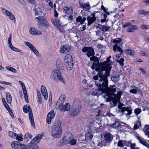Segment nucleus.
Returning <instances> with one entry per match:
<instances>
[{
	"mask_svg": "<svg viewBox=\"0 0 149 149\" xmlns=\"http://www.w3.org/2000/svg\"><path fill=\"white\" fill-rule=\"evenodd\" d=\"M102 66H103V63H102V65L101 66H98V65L97 66V67H96V68H95V70L96 71H98V73L97 74V75H97V74L99 73V72H102V73H103H103V72H102V71L104 70L105 71H105H107L106 70H103L102 68Z\"/></svg>",
	"mask_w": 149,
	"mask_h": 149,
	"instance_id": "obj_30",
	"label": "nucleus"
},
{
	"mask_svg": "<svg viewBox=\"0 0 149 149\" xmlns=\"http://www.w3.org/2000/svg\"><path fill=\"white\" fill-rule=\"evenodd\" d=\"M41 91L42 94L44 96L45 100H47L48 99V94L46 87L43 85H42L41 87Z\"/></svg>",
	"mask_w": 149,
	"mask_h": 149,
	"instance_id": "obj_17",
	"label": "nucleus"
},
{
	"mask_svg": "<svg viewBox=\"0 0 149 149\" xmlns=\"http://www.w3.org/2000/svg\"><path fill=\"white\" fill-rule=\"evenodd\" d=\"M70 47L68 45H65L61 47L60 52L61 53L67 52L70 50Z\"/></svg>",
	"mask_w": 149,
	"mask_h": 149,
	"instance_id": "obj_20",
	"label": "nucleus"
},
{
	"mask_svg": "<svg viewBox=\"0 0 149 149\" xmlns=\"http://www.w3.org/2000/svg\"><path fill=\"white\" fill-rule=\"evenodd\" d=\"M63 9L65 13L69 15L72 14L73 13L72 8L71 7L65 6L63 8Z\"/></svg>",
	"mask_w": 149,
	"mask_h": 149,
	"instance_id": "obj_23",
	"label": "nucleus"
},
{
	"mask_svg": "<svg viewBox=\"0 0 149 149\" xmlns=\"http://www.w3.org/2000/svg\"><path fill=\"white\" fill-rule=\"evenodd\" d=\"M29 147L32 149H37V135L29 143Z\"/></svg>",
	"mask_w": 149,
	"mask_h": 149,
	"instance_id": "obj_12",
	"label": "nucleus"
},
{
	"mask_svg": "<svg viewBox=\"0 0 149 149\" xmlns=\"http://www.w3.org/2000/svg\"><path fill=\"white\" fill-rule=\"evenodd\" d=\"M141 143L144 146L147 147V148H149V145L148 144V143L146 142L145 141H143L141 142Z\"/></svg>",
	"mask_w": 149,
	"mask_h": 149,
	"instance_id": "obj_60",
	"label": "nucleus"
},
{
	"mask_svg": "<svg viewBox=\"0 0 149 149\" xmlns=\"http://www.w3.org/2000/svg\"><path fill=\"white\" fill-rule=\"evenodd\" d=\"M0 83L6 85H10L11 84V83H10L2 81H0Z\"/></svg>",
	"mask_w": 149,
	"mask_h": 149,
	"instance_id": "obj_57",
	"label": "nucleus"
},
{
	"mask_svg": "<svg viewBox=\"0 0 149 149\" xmlns=\"http://www.w3.org/2000/svg\"><path fill=\"white\" fill-rule=\"evenodd\" d=\"M132 25L131 24V23H127L125 24H124L123 26V28H125L126 27H130L131 25Z\"/></svg>",
	"mask_w": 149,
	"mask_h": 149,
	"instance_id": "obj_52",
	"label": "nucleus"
},
{
	"mask_svg": "<svg viewBox=\"0 0 149 149\" xmlns=\"http://www.w3.org/2000/svg\"><path fill=\"white\" fill-rule=\"evenodd\" d=\"M138 13L140 14L143 15H149V12L146 10H140L138 11Z\"/></svg>",
	"mask_w": 149,
	"mask_h": 149,
	"instance_id": "obj_45",
	"label": "nucleus"
},
{
	"mask_svg": "<svg viewBox=\"0 0 149 149\" xmlns=\"http://www.w3.org/2000/svg\"><path fill=\"white\" fill-rule=\"evenodd\" d=\"M38 104H41V106H43L42 100L41 96L40 93L38 92Z\"/></svg>",
	"mask_w": 149,
	"mask_h": 149,
	"instance_id": "obj_33",
	"label": "nucleus"
},
{
	"mask_svg": "<svg viewBox=\"0 0 149 149\" xmlns=\"http://www.w3.org/2000/svg\"><path fill=\"white\" fill-rule=\"evenodd\" d=\"M90 58V60L91 61H93L95 62H97L98 61V57L94 56Z\"/></svg>",
	"mask_w": 149,
	"mask_h": 149,
	"instance_id": "obj_48",
	"label": "nucleus"
},
{
	"mask_svg": "<svg viewBox=\"0 0 149 149\" xmlns=\"http://www.w3.org/2000/svg\"><path fill=\"white\" fill-rule=\"evenodd\" d=\"M93 79L95 81L96 86H98V89H95L92 94L94 96L101 95L103 94H105L103 96L107 102L113 101L114 104H116L119 102L122 95L121 91H118L116 95L114 93L116 91V89L113 87L115 86H108V81L106 77H105L102 74H100L99 75L94 76Z\"/></svg>",
	"mask_w": 149,
	"mask_h": 149,
	"instance_id": "obj_1",
	"label": "nucleus"
},
{
	"mask_svg": "<svg viewBox=\"0 0 149 149\" xmlns=\"http://www.w3.org/2000/svg\"><path fill=\"white\" fill-rule=\"evenodd\" d=\"M86 18L85 17H83V18H82V20L81 21L80 24L81 25H82L84 23V22L86 20Z\"/></svg>",
	"mask_w": 149,
	"mask_h": 149,
	"instance_id": "obj_63",
	"label": "nucleus"
},
{
	"mask_svg": "<svg viewBox=\"0 0 149 149\" xmlns=\"http://www.w3.org/2000/svg\"><path fill=\"white\" fill-rule=\"evenodd\" d=\"M98 12L93 11L90 16H88L87 20L88 21V26H89L93 23L96 20V17H95V14Z\"/></svg>",
	"mask_w": 149,
	"mask_h": 149,
	"instance_id": "obj_11",
	"label": "nucleus"
},
{
	"mask_svg": "<svg viewBox=\"0 0 149 149\" xmlns=\"http://www.w3.org/2000/svg\"><path fill=\"white\" fill-rule=\"evenodd\" d=\"M74 107L70 111V114L72 116H75L79 114L80 111L81 102L78 99H75L73 103Z\"/></svg>",
	"mask_w": 149,
	"mask_h": 149,
	"instance_id": "obj_7",
	"label": "nucleus"
},
{
	"mask_svg": "<svg viewBox=\"0 0 149 149\" xmlns=\"http://www.w3.org/2000/svg\"><path fill=\"white\" fill-rule=\"evenodd\" d=\"M46 13L44 10V8H42L40 9H38V24L41 26L44 25L48 26L47 23V21L46 18L45 16Z\"/></svg>",
	"mask_w": 149,
	"mask_h": 149,
	"instance_id": "obj_4",
	"label": "nucleus"
},
{
	"mask_svg": "<svg viewBox=\"0 0 149 149\" xmlns=\"http://www.w3.org/2000/svg\"><path fill=\"white\" fill-rule=\"evenodd\" d=\"M22 135L21 134H16L15 138L16 140L18 141H21L22 140L23 138L22 137Z\"/></svg>",
	"mask_w": 149,
	"mask_h": 149,
	"instance_id": "obj_36",
	"label": "nucleus"
},
{
	"mask_svg": "<svg viewBox=\"0 0 149 149\" xmlns=\"http://www.w3.org/2000/svg\"><path fill=\"white\" fill-rule=\"evenodd\" d=\"M130 93L133 94H137L138 93H140L141 92V90L137 87H135L134 88L130 90Z\"/></svg>",
	"mask_w": 149,
	"mask_h": 149,
	"instance_id": "obj_25",
	"label": "nucleus"
},
{
	"mask_svg": "<svg viewBox=\"0 0 149 149\" xmlns=\"http://www.w3.org/2000/svg\"><path fill=\"white\" fill-rule=\"evenodd\" d=\"M141 112V109L139 108H138L135 109L134 110V112L135 114L136 115H137L140 114Z\"/></svg>",
	"mask_w": 149,
	"mask_h": 149,
	"instance_id": "obj_44",
	"label": "nucleus"
},
{
	"mask_svg": "<svg viewBox=\"0 0 149 149\" xmlns=\"http://www.w3.org/2000/svg\"><path fill=\"white\" fill-rule=\"evenodd\" d=\"M89 49V47H85L82 49V51L83 52H87Z\"/></svg>",
	"mask_w": 149,
	"mask_h": 149,
	"instance_id": "obj_61",
	"label": "nucleus"
},
{
	"mask_svg": "<svg viewBox=\"0 0 149 149\" xmlns=\"http://www.w3.org/2000/svg\"><path fill=\"white\" fill-rule=\"evenodd\" d=\"M91 125L92 127H94V128H93V129L96 130L100 127L101 124L97 122H94L91 124Z\"/></svg>",
	"mask_w": 149,
	"mask_h": 149,
	"instance_id": "obj_28",
	"label": "nucleus"
},
{
	"mask_svg": "<svg viewBox=\"0 0 149 149\" xmlns=\"http://www.w3.org/2000/svg\"><path fill=\"white\" fill-rule=\"evenodd\" d=\"M16 134H17L15 133L9 131V135L13 138H15V137L16 136Z\"/></svg>",
	"mask_w": 149,
	"mask_h": 149,
	"instance_id": "obj_50",
	"label": "nucleus"
},
{
	"mask_svg": "<svg viewBox=\"0 0 149 149\" xmlns=\"http://www.w3.org/2000/svg\"><path fill=\"white\" fill-rule=\"evenodd\" d=\"M104 139L106 143H109L111 142L113 139V136L111 133H106L104 135Z\"/></svg>",
	"mask_w": 149,
	"mask_h": 149,
	"instance_id": "obj_15",
	"label": "nucleus"
},
{
	"mask_svg": "<svg viewBox=\"0 0 149 149\" xmlns=\"http://www.w3.org/2000/svg\"><path fill=\"white\" fill-rule=\"evenodd\" d=\"M51 21L54 25L57 28H58L59 29H61L62 25L61 23L60 22L59 20H58L57 18H52Z\"/></svg>",
	"mask_w": 149,
	"mask_h": 149,
	"instance_id": "obj_16",
	"label": "nucleus"
},
{
	"mask_svg": "<svg viewBox=\"0 0 149 149\" xmlns=\"http://www.w3.org/2000/svg\"><path fill=\"white\" fill-rule=\"evenodd\" d=\"M6 100L8 103L10 104L11 103L12 97L11 94L9 93H6Z\"/></svg>",
	"mask_w": 149,
	"mask_h": 149,
	"instance_id": "obj_31",
	"label": "nucleus"
},
{
	"mask_svg": "<svg viewBox=\"0 0 149 149\" xmlns=\"http://www.w3.org/2000/svg\"><path fill=\"white\" fill-rule=\"evenodd\" d=\"M26 1L33 4H36V0H27Z\"/></svg>",
	"mask_w": 149,
	"mask_h": 149,
	"instance_id": "obj_55",
	"label": "nucleus"
},
{
	"mask_svg": "<svg viewBox=\"0 0 149 149\" xmlns=\"http://www.w3.org/2000/svg\"><path fill=\"white\" fill-rule=\"evenodd\" d=\"M97 65L96 63H93L91 67V68L92 69V70H94V69L95 68H96V67H97Z\"/></svg>",
	"mask_w": 149,
	"mask_h": 149,
	"instance_id": "obj_64",
	"label": "nucleus"
},
{
	"mask_svg": "<svg viewBox=\"0 0 149 149\" xmlns=\"http://www.w3.org/2000/svg\"><path fill=\"white\" fill-rule=\"evenodd\" d=\"M86 55L88 57L91 56H93L95 55L94 50L92 47H89V49L87 52Z\"/></svg>",
	"mask_w": 149,
	"mask_h": 149,
	"instance_id": "obj_24",
	"label": "nucleus"
},
{
	"mask_svg": "<svg viewBox=\"0 0 149 149\" xmlns=\"http://www.w3.org/2000/svg\"><path fill=\"white\" fill-rule=\"evenodd\" d=\"M29 32L32 34L37 35V31L34 28H31L29 30Z\"/></svg>",
	"mask_w": 149,
	"mask_h": 149,
	"instance_id": "obj_39",
	"label": "nucleus"
},
{
	"mask_svg": "<svg viewBox=\"0 0 149 149\" xmlns=\"http://www.w3.org/2000/svg\"><path fill=\"white\" fill-rule=\"evenodd\" d=\"M119 77L118 75H116L111 77V80L114 82H116L118 81L119 79Z\"/></svg>",
	"mask_w": 149,
	"mask_h": 149,
	"instance_id": "obj_37",
	"label": "nucleus"
},
{
	"mask_svg": "<svg viewBox=\"0 0 149 149\" xmlns=\"http://www.w3.org/2000/svg\"><path fill=\"white\" fill-rule=\"evenodd\" d=\"M62 133L61 123L58 120L56 121L52 129V135L53 137L58 138L61 136Z\"/></svg>",
	"mask_w": 149,
	"mask_h": 149,
	"instance_id": "obj_3",
	"label": "nucleus"
},
{
	"mask_svg": "<svg viewBox=\"0 0 149 149\" xmlns=\"http://www.w3.org/2000/svg\"><path fill=\"white\" fill-rule=\"evenodd\" d=\"M124 104L119 103L118 105L119 109L118 112L122 113V115H125L126 116L131 115L132 113V109L130 106L127 107H123Z\"/></svg>",
	"mask_w": 149,
	"mask_h": 149,
	"instance_id": "obj_8",
	"label": "nucleus"
},
{
	"mask_svg": "<svg viewBox=\"0 0 149 149\" xmlns=\"http://www.w3.org/2000/svg\"><path fill=\"white\" fill-rule=\"evenodd\" d=\"M23 144H21L19 142L17 141H15L12 143L11 144L12 147L13 148H18L21 149V146Z\"/></svg>",
	"mask_w": 149,
	"mask_h": 149,
	"instance_id": "obj_18",
	"label": "nucleus"
},
{
	"mask_svg": "<svg viewBox=\"0 0 149 149\" xmlns=\"http://www.w3.org/2000/svg\"><path fill=\"white\" fill-rule=\"evenodd\" d=\"M125 52L129 55H133L134 54V52L132 50L127 49L125 50Z\"/></svg>",
	"mask_w": 149,
	"mask_h": 149,
	"instance_id": "obj_43",
	"label": "nucleus"
},
{
	"mask_svg": "<svg viewBox=\"0 0 149 149\" xmlns=\"http://www.w3.org/2000/svg\"><path fill=\"white\" fill-rule=\"evenodd\" d=\"M121 39L120 38H118L116 39H115L113 40V42L115 43H119L121 41Z\"/></svg>",
	"mask_w": 149,
	"mask_h": 149,
	"instance_id": "obj_53",
	"label": "nucleus"
},
{
	"mask_svg": "<svg viewBox=\"0 0 149 149\" xmlns=\"http://www.w3.org/2000/svg\"><path fill=\"white\" fill-rule=\"evenodd\" d=\"M116 61L121 65L122 66H123L124 65V64L123 62L124 61V59L123 58H121L119 60H117Z\"/></svg>",
	"mask_w": 149,
	"mask_h": 149,
	"instance_id": "obj_46",
	"label": "nucleus"
},
{
	"mask_svg": "<svg viewBox=\"0 0 149 149\" xmlns=\"http://www.w3.org/2000/svg\"><path fill=\"white\" fill-rule=\"evenodd\" d=\"M102 63L103 66L102 68L103 70H106L107 71H105L104 74L102 72H99L97 75H99L100 74H101L105 77H106V78L107 79V77L109 76V72L111 68V65L113 64V63L110 59L108 58L107 59V61L104 62Z\"/></svg>",
	"mask_w": 149,
	"mask_h": 149,
	"instance_id": "obj_5",
	"label": "nucleus"
},
{
	"mask_svg": "<svg viewBox=\"0 0 149 149\" xmlns=\"http://www.w3.org/2000/svg\"><path fill=\"white\" fill-rule=\"evenodd\" d=\"M73 59L72 56L70 54H67L66 55L64 60V63H66L69 62H73Z\"/></svg>",
	"mask_w": 149,
	"mask_h": 149,
	"instance_id": "obj_22",
	"label": "nucleus"
},
{
	"mask_svg": "<svg viewBox=\"0 0 149 149\" xmlns=\"http://www.w3.org/2000/svg\"><path fill=\"white\" fill-rule=\"evenodd\" d=\"M23 111L25 113L29 112V116L31 125L34 128H35L33 117L32 113V111L29 105H25L23 107Z\"/></svg>",
	"mask_w": 149,
	"mask_h": 149,
	"instance_id": "obj_10",
	"label": "nucleus"
},
{
	"mask_svg": "<svg viewBox=\"0 0 149 149\" xmlns=\"http://www.w3.org/2000/svg\"><path fill=\"white\" fill-rule=\"evenodd\" d=\"M9 19L11 20H13L15 19V17L10 12L7 16Z\"/></svg>",
	"mask_w": 149,
	"mask_h": 149,
	"instance_id": "obj_41",
	"label": "nucleus"
},
{
	"mask_svg": "<svg viewBox=\"0 0 149 149\" xmlns=\"http://www.w3.org/2000/svg\"><path fill=\"white\" fill-rule=\"evenodd\" d=\"M113 49L114 52H116L117 49L118 51L120 52L121 54H122L123 52V51L122 49L119 46H118L117 44H116L113 46Z\"/></svg>",
	"mask_w": 149,
	"mask_h": 149,
	"instance_id": "obj_27",
	"label": "nucleus"
},
{
	"mask_svg": "<svg viewBox=\"0 0 149 149\" xmlns=\"http://www.w3.org/2000/svg\"><path fill=\"white\" fill-rule=\"evenodd\" d=\"M11 49L14 51L17 52H20L21 51L20 49H18L14 47L13 46L11 48Z\"/></svg>",
	"mask_w": 149,
	"mask_h": 149,
	"instance_id": "obj_58",
	"label": "nucleus"
},
{
	"mask_svg": "<svg viewBox=\"0 0 149 149\" xmlns=\"http://www.w3.org/2000/svg\"><path fill=\"white\" fill-rule=\"evenodd\" d=\"M144 132L145 135L149 138V125H146L145 126V130Z\"/></svg>",
	"mask_w": 149,
	"mask_h": 149,
	"instance_id": "obj_26",
	"label": "nucleus"
},
{
	"mask_svg": "<svg viewBox=\"0 0 149 149\" xmlns=\"http://www.w3.org/2000/svg\"><path fill=\"white\" fill-rule=\"evenodd\" d=\"M32 135L30 134L29 132L26 133L24 135L25 138H28L30 139H31L32 138Z\"/></svg>",
	"mask_w": 149,
	"mask_h": 149,
	"instance_id": "obj_47",
	"label": "nucleus"
},
{
	"mask_svg": "<svg viewBox=\"0 0 149 149\" xmlns=\"http://www.w3.org/2000/svg\"><path fill=\"white\" fill-rule=\"evenodd\" d=\"M79 4L81 8L86 11H88L91 8V7L89 4V2H87L86 3H84L82 1H79Z\"/></svg>",
	"mask_w": 149,
	"mask_h": 149,
	"instance_id": "obj_13",
	"label": "nucleus"
},
{
	"mask_svg": "<svg viewBox=\"0 0 149 149\" xmlns=\"http://www.w3.org/2000/svg\"><path fill=\"white\" fill-rule=\"evenodd\" d=\"M141 29H149V26L145 24H141L140 26Z\"/></svg>",
	"mask_w": 149,
	"mask_h": 149,
	"instance_id": "obj_49",
	"label": "nucleus"
},
{
	"mask_svg": "<svg viewBox=\"0 0 149 149\" xmlns=\"http://www.w3.org/2000/svg\"><path fill=\"white\" fill-rule=\"evenodd\" d=\"M43 135L44 134L42 133L40 134H38V141H39L42 138Z\"/></svg>",
	"mask_w": 149,
	"mask_h": 149,
	"instance_id": "obj_56",
	"label": "nucleus"
},
{
	"mask_svg": "<svg viewBox=\"0 0 149 149\" xmlns=\"http://www.w3.org/2000/svg\"><path fill=\"white\" fill-rule=\"evenodd\" d=\"M110 27L109 26H103L101 30L104 32L108 31L110 29Z\"/></svg>",
	"mask_w": 149,
	"mask_h": 149,
	"instance_id": "obj_42",
	"label": "nucleus"
},
{
	"mask_svg": "<svg viewBox=\"0 0 149 149\" xmlns=\"http://www.w3.org/2000/svg\"><path fill=\"white\" fill-rule=\"evenodd\" d=\"M55 115V114L53 110H52L49 112L47 115L46 119V122L47 124H49L51 123L52 119L54 117Z\"/></svg>",
	"mask_w": 149,
	"mask_h": 149,
	"instance_id": "obj_14",
	"label": "nucleus"
},
{
	"mask_svg": "<svg viewBox=\"0 0 149 149\" xmlns=\"http://www.w3.org/2000/svg\"><path fill=\"white\" fill-rule=\"evenodd\" d=\"M93 135L90 132H88L85 135V140L87 141L91 140L93 138Z\"/></svg>",
	"mask_w": 149,
	"mask_h": 149,
	"instance_id": "obj_32",
	"label": "nucleus"
},
{
	"mask_svg": "<svg viewBox=\"0 0 149 149\" xmlns=\"http://www.w3.org/2000/svg\"><path fill=\"white\" fill-rule=\"evenodd\" d=\"M6 68L7 70L12 72L14 73L17 72V70L12 67L10 66H6Z\"/></svg>",
	"mask_w": 149,
	"mask_h": 149,
	"instance_id": "obj_38",
	"label": "nucleus"
},
{
	"mask_svg": "<svg viewBox=\"0 0 149 149\" xmlns=\"http://www.w3.org/2000/svg\"><path fill=\"white\" fill-rule=\"evenodd\" d=\"M9 19L11 20H13L15 19V17L10 12L7 16Z\"/></svg>",
	"mask_w": 149,
	"mask_h": 149,
	"instance_id": "obj_40",
	"label": "nucleus"
},
{
	"mask_svg": "<svg viewBox=\"0 0 149 149\" xmlns=\"http://www.w3.org/2000/svg\"><path fill=\"white\" fill-rule=\"evenodd\" d=\"M1 9L3 14L6 16H7L10 12L3 8H1Z\"/></svg>",
	"mask_w": 149,
	"mask_h": 149,
	"instance_id": "obj_34",
	"label": "nucleus"
},
{
	"mask_svg": "<svg viewBox=\"0 0 149 149\" xmlns=\"http://www.w3.org/2000/svg\"><path fill=\"white\" fill-rule=\"evenodd\" d=\"M120 125V122L119 121H116L114 123L112 124L111 126L113 128H116Z\"/></svg>",
	"mask_w": 149,
	"mask_h": 149,
	"instance_id": "obj_35",
	"label": "nucleus"
},
{
	"mask_svg": "<svg viewBox=\"0 0 149 149\" xmlns=\"http://www.w3.org/2000/svg\"><path fill=\"white\" fill-rule=\"evenodd\" d=\"M52 77L55 81H57L59 80L63 83L65 84V81L62 76L60 71L55 69L52 72Z\"/></svg>",
	"mask_w": 149,
	"mask_h": 149,
	"instance_id": "obj_9",
	"label": "nucleus"
},
{
	"mask_svg": "<svg viewBox=\"0 0 149 149\" xmlns=\"http://www.w3.org/2000/svg\"><path fill=\"white\" fill-rule=\"evenodd\" d=\"M76 140L73 139V136L70 132H65L62 140L58 141L56 144L58 146H63L70 143L72 145H74L76 143Z\"/></svg>",
	"mask_w": 149,
	"mask_h": 149,
	"instance_id": "obj_2",
	"label": "nucleus"
},
{
	"mask_svg": "<svg viewBox=\"0 0 149 149\" xmlns=\"http://www.w3.org/2000/svg\"><path fill=\"white\" fill-rule=\"evenodd\" d=\"M26 45L30 49L31 48L32 46H33L31 43H30L29 42H26Z\"/></svg>",
	"mask_w": 149,
	"mask_h": 149,
	"instance_id": "obj_62",
	"label": "nucleus"
},
{
	"mask_svg": "<svg viewBox=\"0 0 149 149\" xmlns=\"http://www.w3.org/2000/svg\"><path fill=\"white\" fill-rule=\"evenodd\" d=\"M3 104L4 106V107H6V108L7 109H9L10 111H11V110L9 108V107L8 106V104L6 102V101H4L3 102Z\"/></svg>",
	"mask_w": 149,
	"mask_h": 149,
	"instance_id": "obj_54",
	"label": "nucleus"
},
{
	"mask_svg": "<svg viewBox=\"0 0 149 149\" xmlns=\"http://www.w3.org/2000/svg\"><path fill=\"white\" fill-rule=\"evenodd\" d=\"M56 65V68L60 70H63L64 68L63 67V64L61 62V60L60 59L57 60Z\"/></svg>",
	"mask_w": 149,
	"mask_h": 149,
	"instance_id": "obj_19",
	"label": "nucleus"
},
{
	"mask_svg": "<svg viewBox=\"0 0 149 149\" xmlns=\"http://www.w3.org/2000/svg\"><path fill=\"white\" fill-rule=\"evenodd\" d=\"M30 49L36 55H37V50L33 46L32 47L30 48Z\"/></svg>",
	"mask_w": 149,
	"mask_h": 149,
	"instance_id": "obj_51",
	"label": "nucleus"
},
{
	"mask_svg": "<svg viewBox=\"0 0 149 149\" xmlns=\"http://www.w3.org/2000/svg\"><path fill=\"white\" fill-rule=\"evenodd\" d=\"M65 100V97L61 96L59 98L56 104V105L58 106L59 109L63 111H68L70 108V105L69 103L63 104Z\"/></svg>",
	"mask_w": 149,
	"mask_h": 149,
	"instance_id": "obj_6",
	"label": "nucleus"
},
{
	"mask_svg": "<svg viewBox=\"0 0 149 149\" xmlns=\"http://www.w3.org/2000/svg\"><path fill=\"white\" fill-rule=\"evenodd\" d=\"M21 148V149H32L29 147V148H28L27 146L24 144H23L22 145V146H21L20 147Z\"/></svg>",
	"mask_w": 149,
	"mask_h": 149,
	"instance_id": "obj_59",
	"label": "nucleus"
},
{
	"mask_svg": "<svg viewBox=\"0 0 149 149\" xmlns=\"http://www.w3.org/2000/svg\"><path fill=\"white\" fill-rule=\"evenodd\" d=\"M130 27V28H127V31L128 32H133L134 30L137 29L136 26L135 25H131Z\"/></svg>",
	"mask_w": 149,
	"mask_h": 149,
	"instance_id": "obj_29",
	"label": "nucleus"
},
{
	"mask_svg": "<svg viewBox=\"0 0 149 149\" xmlns=\"http://www.w3.org/2000/svg\"><path fill=\"white\" fill-rule=\"evenodd\" d=\"M64 64L66 69L68 70H71L73 68V61L64 63Z\"/></svg>",
	"mask_w": 149,
	"mask_h": 149,
	"instance_id": "obj_21",
	"label": "nucleus"
}]
</instances>
